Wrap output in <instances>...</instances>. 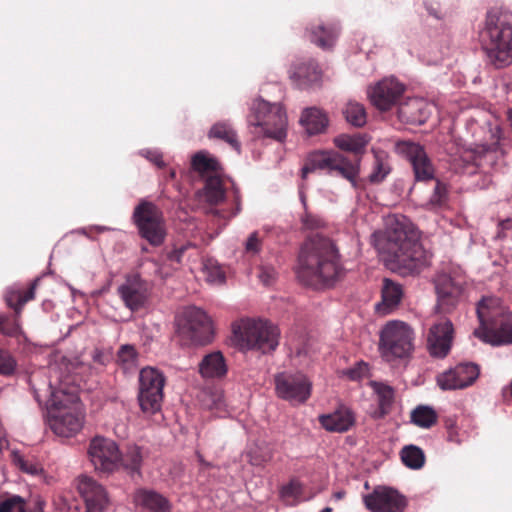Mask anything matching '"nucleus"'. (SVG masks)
I'll use <instances>...</instances> for the list:
<instances>
[{
    "label": "nucleus",
    "mask_w": 512,
    "mask_h": 512,
    "mask_svg": "<svg viewBox=\"0 0 512 512\" xmlns=\"http://www.w3.org/2000/svg\"><path fill=\"white\" fill-rule=\"evenodd\" d=\"M301 250L306 256H339L335 242L321 234L308 237Z\"/></svg>",
    "instance_id": "29"
},
{
    "label": "nucleus",
    "mask_w": 512,
    "mask_h": 512,
    "mask_svg": "<svg viewBox=\"0 0 512 512\" xmlns=\"http://www.w3.org/2000/svg\"><path fill=\"white\" fill-rule=\"evenodd\" d=\"M446 195V185L441 183L440 181H437L434 187L433 194L430 197V204L433 206H441L446 200Z\"/></svg>",
    "instance_id": "53"
},
{
    "label": "nucleus",
    "mask_w": 512,
    "mask_h": 512,
    "mask_svg": "<svg viewBox=\"0 0 512 512\" xmlns=\"http://www.w3.org/2000/svg\"><path fill=\"white\" fill-rule=\"evenodd\" d=\"M319 423L329 432L343 433L354 425L355 415L350 408L342 405L332 413L320 415Z\"/></svg>",
    "instance_id": "25"
},
{
    "label": "nucleus",
    "mask_w": 512,
    "mask_h": 512,
    "mask_svg": "<svg viewBox=\"0 0 512 512\" xmlns=\"http://www.w3.org/2000/svg\"><path fill=\"white\" fill-rule=\"evenodd\" d=\"M467 282L461 275L439 274L435 279L436 309L439 313H451L465 298Z\"/></svg>",
    "instance_id": "14"
},
{
    "label": "nucleus",
    "mask_w": 512,
    "mask_h": 512,
    "mask_svg": "<svg viewBox=\"0 0 512 512\" xmlns=\"http://www.w3.org/2000/svg\"><path fill=\"white\" fill-rule=\"evenodd\" d=\"M453 333V324L449 319H442L433 324L427 336L430 354L438 358L446 357L451 349Z\"/></svg>",
    "instance_id": "21"
},
{
    "label": "nucleus",
    "mask_w": 512,
    "mask_h": 512,
    "mask_svg": "<svg viewBox=\"0 0 512 512\" xmlns=\"http://www.w3.org/2000/svg\"><path fill=\"white\" fill-rule=\"evenodd\" d=\"M508 120H509L510 125H511V127H512V109H510V110L508 111Z\"/></svg>",
    "instance_id": "64"
},
{
    "label": "nucleus",
    "mask_w": 512,
    "mask_h": 512,
    "mask_svg": "<svg viewBox=\"0 0 512 512\" xmlns=\"http://www.w3.org/2000/svg\"><path fill=\"white\" fill-rule=\"evenodd\" d=\"M227 370L225 358L220 351L207 354L199 363V373L204 378H222Z\"/></svg>",
    "instance_id": "30"
},
{
    "label": "nucleus",
    "mask_w": 512,
    "mask_h": 512,
    "mask_svg": "<svg viewBox=\"0 0 512 512\" xmlns=\"http://www.w3.org/2000/svg\"><path fill=\"white\" fill-rule=\"evenodd\" d=\"M339 35V28L336 25L325 27L318 25L308 32L309 40L322 49H330L336 42Z\"/></svg>",
    "instance_id": "36"
},
{
    "label": "nucleus",
    "mask_w": 512,
    "mask_h": 512,
    "mask_svg": "<svg viewBox=\"0 0 512 512\" xmlns=\"http://www.w3.org/2000/svg\"><path fill=\"white\" fill-rule=\"evenodd\" d=\"M489 62L496 68L512 64V12L491 9L481 33Z\"/></svg>",
    "instance_id": "1"
},
{
    "label": "nucleus",
    "mask_w": 512,
    "mask_h": 512,
    "mask_svg": "<svg viewBox=\"0 0 512 512\" xmlns=\"http://www.w3.org/2000/svg\"><path fill=\"white\" fill-rule=\"evenodd\" d=\"M15 367L16 363L11 355L7 351L0 349V374L10 375L14 372Z\"/></svg>",
    "instance_id": "51"
},
{
    "label": "nucleus",
    "mask_w": 512,
    "mask_h": 512,
    "mask_svg": "<svg viewBox=\"0 0 512 512\" xmlns=\"http://www.w3.org/2000/svg\"><path fill=\"white\" fill-rule=\"evenodd\" d=\"M88 457L95 470L100 472L111 473L119 467V448L113 440L108 438H93L88 448Z\"/></svg>",
    "instance_id": "17"
},
{
    "label": "nucleus",
    "mask_w": 512,
    "mask_h": 512,
    "mask_svg": "<svg viewBox=\"0 0 512 512\" xmlns=\"http://www.w3.org/2000/svg\"><path fill=\"white\" fill-rule=\"evenodd\" d=\"M171 260H175L177 264L180 263V258L179 257H176V258H158L157 261L155 262L156 266H160L158 272H159V274L162 277H166V276L169 275L168 271H163L162 266L166 265V261H171Z\"/></svg>",
    "instance_id": "58"
},
{
    "label": "nucleus",
    "mask_w": 512,
    "mask_h": 512,
    "mask_svg": "<svg viewBox=\"0 0 512 512\" xmlns=\"http://www.w3.org/2000/svg\"><path fill=\"white\" fill-rule=\"evenodd\" d=\"M345 491H337L333 494V497L336 499V500H341L345 497Z\"/></svg>",
    "instance_id": "61"
},
{
    "label": "nucleus",
    "mask_w": 512,
    "mask_h": 512,
    "mask_svg": "<svg viewBox=\"0 0 512 512\" xmlns=\"http://www.w3.org/2000/svg\"><path fill=\"white\" fill-rule=\"evenodd\" d=\"M383 264L402 277L418 275L429 265L427 258H383Z\"/></svg>",
    "instance_id": "26"
},
{
    "label": "nucleus",
    "mask_w": 512,
    "mask_h": 512,
    "mask_svg": "<svg viewBox=\"0 0 512 512\" xmlns=\"http://www.w3.org/2000/svg\"><path fill=\"white\" fill-rule=\"evenodd\" d=\"M380 415L384 416L389 411L394 401V390L392 387L385 384H376L375 387Z\"/></svg>",
    "instance_id": "46"
},
{
    "label": "nucleus",
    "mask_w": 512,
    "mask_h": 512,
    "mask_svg": "<svg viewBox=\"0 0 512 512\" xmlns=\"http://www.w3.org/2000/svg\"><path fill=\"white\" fill-rule=\"evenodd\" d=\"M233 333L241 345L262 353L274 351L279 344L280 331L271 322L241 319L232 325Z\"/></svg>",
    "instance_id": "5"
},
{
    "label": "nucleus",
    "mask_w": 512,
    "mask_h": 512,
    "mask_svg": "<svg viewBox=\"0 0 512 512\" xmlns=\"http://www.w3.org/2000/svg\"><path fill=\"white\" fill-rule=\"evenodd\" d=\"M274 384L277 397L292 405L306 403L312 393V382L302 372H280L274 376Z\"/></svg>",
    "instance_id": "11"
},
{
    "label": "nucleus",
    "mask_w": 512,
    "mask_h": 512,
    "mask_svg": "<svg viewBox=\"0 0 512 512\" xmlns=\"http://www.w3.org/2000/svg\"><path fill=\"white\" fill-rule=\"evenodd\" d=\"M299 122L308 135L320 134L324 132L328 126L326 114L317 107L304 109Z\"/></svg>",
    "instance_id": "31"
},
{
    "label": "nucleus",
    "mask_w": 512,
    "mask_h": 512,
    "mask_svg": "<svg viewBox=\"0 0 512 512\" xmlns=\"http://www.w3.org/2000/svg\"><path fill=\"white\" fill-rule=\"evenodd\" d=\"M405 91V85L397 78L384 77L367 88L371 104L380 111H388L396 105Z\"/></svg>",
    "instance_id": "16"
},
{
    "label": "nucleus",
    "mask_w": 512,
    "mask_h": 512,
    "mask_svg": "<svg viewBox=\"0 0 512 512\" xmlns=\"http://www.w3.org/2000/svg\"><path fill=\"white\" fill-rule=\"evenodd\" d=\"M369 141L370 137L361 133L340 134L334 138V144L338 149L351 152L357 156L364 154Z\"/></svg>",
    "instance_id": "34"
},
{
    "label": "nucleus",
    "mask_w": 512,
    "mask_h": 512,
    "mask_svg": "<svg viewBox=\"0 0 512 512\" xmlns=\"http://www.w3.org/2000/svg\"><path fill=\"white\" fill-rule=\"evenodd\" d=\"M300 222L304 230H318L326 227V222L321 216L310 213L308 210L301 215Z\"/></svg>",
    "instance_id": "50"
},
{
    "label": "nucleus",
    "mask_w": 512,
    "mask_h": 512,
    "mask_svg": "<svg viewBox=\"0 0 512 512\" xmlns=\"http://www.w3.org/2000/svg\"><path fill=\"white\" fill-rule=\"evenodd\" d=\"M296 276L305 286L314 289L331 287L344 275L340 258H298Z\"/></svg>",
    "instance_id": "6"
},
{
    "label": "nucleus",
    "mask_w": 512,
    "mask_h": 512,
    "mask_svg": "<svg viewBox=\"0 0 512 512\" xmlns=\"http://www.w3.org/2000/svg\"><path fill=\"white\" fill-rule=\"evenodd\" d=\"M139 153L158 167L164 165L162 154L158 150L142 149Z\"/></svg>",
    "instance_id": "57"
},
{
    "label": "nucleus",
    "mask_w": 512,
    "mask_h": 512,
    "mask_svg": "<svg viewBox=\"0 0 512 512\" xmlns=\"http://www.w3.org/2000/svg\"><path fill=\"white\" fill-rule=\"evenodd\" d=\"M177 332L185 345H207L212 341L213 328L204 310L189 306L177 317Z\"/></svg>",
    "instance_id": "8"
},
{
    "label": "nucleus",
    "mask_w": 512,
    "mask_h": 512,
    "mask_svg": "<svg viewBox=\"0 0 512 512\" xmlns=\"http://www.w3.org/2000/svg\"><path fill=\"white\" fill-rule=\"evenodd\" d=\"M210 139H220L231 145L238 153H240L241 145L237 139L236 131L227 122L215 123L208 132Z\"/></svg>",
    "instance_id": "37"
},
{
    "label": "nucleus",
    "mask_w": 512,
    "mask_h": 512,
    "mask_svg": "<svg viewBox=\"0 0 512 512\" xmlns=\"http://www.w3.org/2000/svg\"><path fill=\"white\" fill-rule=\"evenodd\" d=\"M346 121L355 126L362 127L367 122V113L363 104L356 101H348L343 109Z\"/></svg>",
    "instance_id": "42"
},
{
    "label": "nucleus",
    "mask_w": 512,
    "mask_h": 512,
    "mask_svg": "<svg viewBox=\"0 0 512 512\" xmlns=\"http://www.w3.org/2000/svg\"><path fill=\"white\" fill-rule=\"evenodd\" d=\"M14 462L16 465L24 472L36 475L40 471V468L38 465L29 462L28 460H25L21 455L15 454L14 455Z\"/></svg>",
    "instance_id": "56"
},
{
    "label": "nucleus",
    "mask_w": 512,
    "mask_h": 512,
    "mask_svg": "<svg viewBox=\"0 0 512 512\" xmlns=\"http://www.w3.org/2000/svg\"><path fill=\"white\" fill-rule=\"evenodd\" d=\"M198 459H199V461H200V463H201V464H203V465H205V466H207V467H209V466H210V464H209V463H207V462L203 459V457H202L201 455H198Z\"/></svg>",
    "instance_id": "63"
},
{
    "label": "nucleus",
    "mask_w": 512,
    "mask_h": 512,
    "mask_svg": "<svg viewBox=\"0 0 512 512\" xmlns=\"http://www.w3.org/2000/svg\"><path fill=\"white\" fill-rule=\"evenodd\" d=\"M333 159L335 162L332 163L331 173L336 172L338 175L348 180L353 187H356L357 178L360 173V158L353 161L335 151Z\"/></svg>",
    "instance_id": "33"
},
{
    "label": "nucleus",
    "mask_w": 512,
    "mask_h": 512,
    "mask_svg": "<svg viewBox=\"0 0 512 512\" xmlns=\"http://www.w3.org/2000/svg\"><path fill=\"white\" fill-rule=\"evenodd\" d=\"M365 508L370 512H404L408 506L406 496L388 486H376L363 496Z\"/></svg>",
    "instance_id": "15"
},
{
    "label": "nucleus",
    "mask_w": 512,
    "mask_h": 512,
    "mask_svg": "<svg viewBox=\"0 0 512 512\" xmlns=\"http://www.w3.org/2000/svg\"><path fill=\"white\" fill-rule=\"evenodd\" d=\"M494 237L498 240L512 238V218H506L498 222Z\"/></svg>",
    "instance_id": "54"
},
{
    "label": "nucleus",
    "mask_w": 512,
    "mask_h": 512,
    "mask_svg": "<svg viewBox=\"0 0 512 512\" xmlns=\"http://www.w3.org/2000/svg\"><path fill=\"white\" fill-rule=\"evenodd\" d=\"M416 237L412 222L402 214L388 215L385 228L375 231L371 243L376 252L382 256H407L408 240Z\"/></svg>",
    "instance_id": "4"
},
{
    "label": "nucleus",
    "mask_w": 512,
    "mask_h": 512,
    "mask_svg": "<svg viewBox=\"0 0 512 512\" xmlns=\"http://www.w3.org/2000/svg\"><path fill=\"white\" fill-rule=\"evenodd\" d=\"M493 137L495 139L491 144H479L468 151L465 159L473 161L477 167H496L503 160L504 151L499 143V135L493 134Z\"/></svg>",
    "instance_id": "22"
},
{
    "label": "nucleus",
    "mask_w": 512,
    "mask_h": 512,
    "mask_svg": "<svg viewBox=\"0 0 512 512\" xmlns=\"http://www.w3.org/2000/svg\"><path fill=\"white\" fill-rule=\"evenodd\" d=\"M410 418L414 425L429 429L437 423L438 415L432 407L419 405L411 412Z\"/></svg>",
    "instance_id": "40"
},
{
    "label": "nucleus",
    "mask_w": 512,
    "mask_h": 512,
    "mask_svg": "<svg viewBox=\"0 0 512 512\" xmlns=\"http://www.w3.org/2000/svg\"><path fill=\"white\" fill-rule=\"evenodd\" d=\"M402 462L411 469H419L424 465L423 451L414 445L405 446L401 451Z\"/></svg>",
    "instance_id": "44"
},
{
    "label": "nucleus",
    "mask_w": 512,
    "mask_h": 512,
    "mask_svg": "<svg viewBox=\"0 0 512 512\" xmlns=\"http://www.w3.org/2000/svg\"><path fill=\"white\" fill-rule=\"evenodd\" d=\"M289 77L298 88L304 89L319 82L321 71L314 60H309L294 65L289 71Z\"/></svg>",
    "instance_id": "28"
},
{
    "label": "nucleus",
    "mask_w": 512,
    "mask_h": 512,
    "mask_svg": "<svg viewBox=\"0 0 512 512\" xmlns=\"http://www.w3.org/2000/svg\"><path fill=\"white\" fill-rule=\"evenodd\" d=\"M227 268L220 265L216 258H203L202 273L205 280L211 284H223Z\"/></svg>",
    "instance_id": "39"
},
{
    "label": "nucleus",
    "mask_w": 512,
    "mask_h": 512,
    "mask_svg": "<svg viewBox=\"0 0 512 512\" xmlns=\"http://www.w3.org/2000/svg\"><path fill=\"white\" fill-rule=\"evenodd\" d=\"M379 351L388 362L407 359L414 351V331L400 320L388 321L379 335Z\"/></svg>",
    "instance_id": "7"
},
{
    "label": "nucleus",
    "mask_w": 512,
    "mask_h": 512,
    "mask_svg": "<svg viewBox=\"0 0 512 512\" xmlns=\"http://www.w3.org/2000/svg\"><path fill=\"white\" fill-rule=\"evenodd\" d=\"M134 502L149 512H171L170 501L154 490L138 489L134 494Z\"/></svg>",
    "instance_id": "27"
},
{
    "label": "nucleus",
    "mask_w": 512,
    "mask_h": 512,
    "mask_svg": "<svg viewBox=\"0 0 512 512\" xmlns=\"http://www.w3.org/2000/svg\"><path fill=\"white\" fill-rule=\"evenodd\" d=\"M138 400L143 412L154 414L161 408L165 378L157 369L147 367L140 371Z\"/></svg>",
    "instance_id": "13"
},
{
    "label": "nucleus",
    "mask_w": 512,
    "mask_h": 512,
    "mask_svg": "<svg viewBox=\"0 0 512 512\" xmlns=\"http://www.w3.org/2000/svg\"><path fill=\"white\" fill-rule=\"evenodd\" d=\"M335 151H316L311 153L305 165L302 167V178L305 179L307 175L316 170H326L331 173L332 163L335 162Z\"/></svg>",
    "instance_id": "35"
},
{
    "label": "nucleus",
    "mask_w": 512,
    "mask_h": 512,
    "mask_svg": "<svg viewBox=\"0 0 512 512\" xmlns=\"http://www.w3.org/2000/svg\"><path fill=\"white\" fill-rule=\"evenodd\" d=\"M402 294V288L400 285L389 279H384L382 287V301L376 304V311L381 315L389 314L399 305Z\"/></svg>",
    "instance_id": "32"
},
{
    "label": "nucleus",
    "mask_w": 512,
    "mask_h": 512,
    "mask_svg": "<svg viewBox=\"0 0 512 512\" xmlns=\"http://www.w3.org/2000/svg\"><path fill=\"white\" fill-rule=\"evenodd\" d=\"M303 493L302 484L295 479H292L288 484L284 485L280 490L281 498L288 505H295L299 502Z\"/></svg>",
    "instance_id": "47"
},
{
    "label": "nucleus",
    "mask_w": 512,
    "mask_h": 512,
    "mask_svg": "<svg viewBox=\"0 0 512 512\" xmlns=\"http://www.w3.org/2000/svg\"><path fill=\"white\" fill-rule=\"evenodd\" d=\"M300 199H301V202H302V204H303L304 211L308 210V209H307L306 198H305V195H304L302 192L300 193Z\"/></svg>",
    "instance_id": "62"
},
{
    "label": "nucleus",
    "mask_w": 512,
    "mask_h": 512,
    "mask_svg": "<svg viewBox=\"0 0 512 512\" xmlns=\"http://www.w3.org/2000/svg\"><path fill=\"white\" fill-rule=\"evenodd\" d=\"M138 353L133 345H122L117 352V362L124 367L130 369L136 367Z\"/></svg>",
    "instance_id": "48"
},
{
    "label": "nucleus",
    "mask_w": 512,
    "mask_h": 512,
    "mask_svg": "<svg viewBox=\"0 0 512 512\" xmlns=\"http://www.w3.org/2000/svg\"><path fill=\"white\" fill-rule=\"evenodd\" d=\"M78 491L84 498L86 512H103L108 503L104 488L88 476L78 479Z\"/></svg>",
    "instance_id": "23"
},
{
    "label": "nucleus",
    "mask_w": 512,
    "mask_h": 512,
    "mask_svg": "<svg viewBox=\"0 0 512 512\" xmlns=\"http://www.w3.org/2000/svg\"><path fill=\"white\" fill-rule=\"evenodd\" d=\"M396 151L410 163L416 181L434 179L435 169L423 146L410 141H400L396 144Z\"/></svg>",
    "instance_id": "18"
},
{
    "label": "nucleus",
    "mask_w": 512,
    "mask_h": 512,
    "mask_svg": "<svg viewBox=\"0 0 512 512\" xmlns=\"http://www.w3.org/2000/svg\"><path fill=\"white\" fill-rule=\"evenodd\" d=\"M261 245L262 243L259 237V233L254 231L248 236L244 244L245 252L249 254H258L261 252Z\"/></svg>",
    "instance_id": "55"
},
{
    "label": "nucleus",
    "mask_w": 512,
    "mask_h": 512,
    "mask_svg": "<svg viewBox=\"0 0 512 512\" xmlns=\"http://www.w3.org/2000/svg\"><path fill=\"white\" fill-rule=\"evenodd\" d=\"M374 165L369 180L372 183L382 182L390 173L391 168L384 153L374 152Z\"/></svg>",
    "instance_id": "45"
},
{
    "label": "nucleus",
    "mask_w": 512,
    "mask_h": 512,
    "mask_svg": "<svg viewBox=\"0 0 512 512\" xmlns=\"http://www.w3.org/2000/svg\"><path fill=\"white\" fill-rule=\"evenodd\" d=\"M257 277L264 285L269 286L276 279V271L270 265L261 264L258 268Z\"/></svg>",
    "instance_id": "52"
},
{
    "label": "nucleus",
    "mask_w": 512,
    "mask_h": 512,
    "mask_svg": "<svg viewBox=\"0 0 512 512\" xmlns=\"http://www.w3.org/2000/svg\"><path fill=\"white\" fill-rule=\"evenodd\" d=\"M205 200L210 204H218L225 199V189L219 176L208 177L203 189Z\"/></svg>",
    "instance_id": "41"
},
{
    "label": "nucleus",
    "mask_w": 512,
    "mask_h": 512,
    "mask_svg": "<svg viewBox=\"0 0 512 512\" xmlns=\"http://www.w3.org/2000/svg\"><path fill=\"white\" fill-rule=\"evenodd\" d=\"M480 368L472 362L459 363L437 376V384L442 390L464 389L471 386L479 377Z\"/></svg>",
    "instance_id": "19"
},
{
    "label": "nucleus",
    "mask_w": 512,
    "mask_h": 512,
    "mask_svg": "<svg viewBox=\"0 0 512 512\" xmlns=\"http://www.w3.org/2000/svg\"><path fill=\"white\" fill-rule=\"evenodd\" d=\"M0 512H26V503L18 495H10L0 501Z\"/></svg>",
    "instance_id": "49"
},
{
    "label": "nucleus",
    "mask_w": 512,
    "mask_h": 512,
    "mask_svg": "<svg viewBox=\"0 0 512 512\" xmlns=\"http://www.w3.org/2000/svg\"><path fill=\"white\" fill-rule=\"evenodd\" d=\"M234 194H235V202H236V205H237V211H240V195H239V190L235 189L234 190Z\"/></svg>",
    "instance_id": "60"
},
{
    "label": "nucleus",
    "mask_w": 512,
    "mask_h": 512,
    "mask_svg": "<svg viewBox=\"0 0 512 512\" xmlns=\"http://www.w3.org/2000/svg\"><path fill=\"white\" fill-rule=\"evenodd\" d=\"M151 293V285L138 274H130L118 287V294L125 306L131 311H138L146 304Z\"/></svg>",
    "instance_id": "20"
},
{
    "label": "nucleus",
    "mask_w": 512,
    "mask_h": 512,
    "mask_svg": "<svg viewBox=\"0 0 512 512\" xmlns=\"http://www.w3.org/2000/svg\"><path fill=\"white\" fill-rule=\"evenodd\" d=\"M143 462V452L137 445L128 446L123 454H120L119 467L122 466L129 473L140 474Z\"/></svg>",
    "instance_id": "38"
},
{
    "label": "nucleus",
    "mask_w": 512,
    "mask_h": 512,
    "mask_svg": "<svg viewBox=\"0 0 512 512\" xmlns=\"http://www.w3.org/2000/svg\"><path fill=\"white\" fill-rule=\"evenodd\" d=\"M496 299L483 298L476 313L480 322L474 336L492 346L512 344V312L495 308Z\"/></svg>",
    "instance_id": "3"
},
{
    "label": "nucleus",
    "mask_w": 512,
    "mask_h": 512,
    "mask_svg": "<svg viewBox=\"0 0 512 512\" xmlns=\"http://www.w3.org/2000/svg\"><path fill=\"white\" fill-rule=\"evenodd\" d=\"M191 167L199 173L214 172L220 167L216 158L211 157L208 152L202 150L195 153L191 158Z\"/></svg>",
    "instance_id": "43"
},
{
    "label": "nucleus",
    "mask_w": 512,
    "mask_h": 512,
    "mask_svg": "<svg viewBox=\"0 0 512 512\" xmlns=\"http://www.w3.org/2000/svg\"><path fill=\"white\" fill-rule=\"evenodd\" d=\"M250 132L256 138L284 142L287 138L288 117L281 103H270L262 98L253 100L247 117Z\"/></svg>",
    "instance_id": "2"
},
{
    "label": "nucleus",
    "mask_w": 512,
    "mask_h": 512,
    "mask_svg": "<svg viewBox=\"0 0 512 512\" xmlns=\"http://www.w3.org/2000/svg\"><path fill=\"white\" fill-rule=\"evenodd\" d=\"M62 391L53 392L50 399V427L53 432L62 437L76 435L82 428L83 415L76 402L67 406L61 399Z\"/></svg>",
    "instance_id": "10"
},
{
    "label": "nucleus",
    "mask_w": 512,
    "mask_h": 512,
    "mask_svg": "<svg viewBox=\"0 0 512 512\" xmlns=\"http://www.w3.org/2000/svg\"><path fill=\"white\" fill-rule=\"evenodd\" d=\"M432 108L423 98H410L398 107V118L406 124L421 125L428 120Z\"/></svg>",
    "instance_id": "24"
},
{
    "label": "nucleus",
    "mask_w": 512,
    "mask_h": 512,
    "mask_svg": "<svg viewBox=\"0 0 512 512\" xmlns=\"http://www.w3.org/2000/svg\"><path fill=\"white\" fill-rule=\"evenodd\" d=\"M132 219L140 235L153 246H160L166 230L161 210L151 201L142 199L134 208Z\"/></svg>",
    "instance_id": "9"
},
{
    "label": "nucleus",
    "mask_w": 512,
    "mask_h": 512,
    "mask_svg": "<svg viewBox=\"0 0 512 512\" xmlns=\"http://www.w3.org/2000/svg\"><path fill=\"white\" fill-rule=\"evenodd\" d=\"M39 279L33 280L27 290L9 288L4 299L8 307L14 310V316L0 313V332L3 335L16 337L21 333L20 316L24 305L35 298Z\"/></svg>",
    "instance_id": "12"
},
{
    "label": "nucleus",
    "mask_w": 512,
    "mask_h": 512,
    "mask_svg": "<svg viewBox=\"0 0 512 512\" xmlns=\"http://www.w3.org/2000/svg\"><path fill=\"white\" fill-rule=\"evenodd\" d=\"M44 506L45 502L40 497H36L33 507H26V512H44Z\"/></svg>",
    "instance_id": "59"
}]
</instances>
